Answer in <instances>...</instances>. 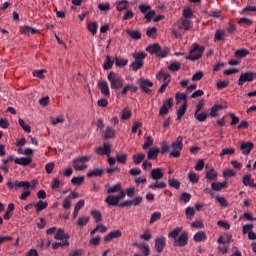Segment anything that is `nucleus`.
<instances>
[{
    "mask_svg": "<svg viewBox=\"0 0 256 256\" xmlns=\"http://www.w3.org/2000/svg\"><path fill=\"white\" fill-rule=\"evenodd\" d=\"M6 187L10 190L13 191V189H15V191H17L18 189L23 188L24 192L21 194L20 199L22 201H25L27 199V197H29V195H31V190H29V188L31 187V183L27 182V181H16L15 183L8 181L6 183Z\"/></svg>",
    "mask_w": 256,
    "mask_h": 256,
    "instance_id": "obj_1",
    "label": "nucleus"
},
{
    "mask_svg": "<svg viewBox=\"0 0 256 256\" xmlns=\"http://www.w3.org/2000/svg\"><path fill=\"white\" fill-rule=\"evenodd\" d=\"M182 231L181 227L175 228L168 234V237L174 239V246L176 247H185L189 241V234L188 232L184 231L179 237V233ZM178 237V238H177Z\"/></svg>",
    "mask_w": 256,
    "mask_h": 256,
    "instance_id": "obj_2",
    "label": "nucleus"
},
{
    "mask_svg": "<svg viewBox=\"0 0 256 256\" xmlns=\"http://www.w3.org/2000/svg\"><path fill=\"white\" fill-rule=\"evenodd\" d=\"M146 51L150 55H156L158 58L163 59L169 55L170 50L168 48L161 49L160 44H150L146 47Z\"/></svg>",
    "mask_w": 256,
    "mask_h": 256,
    "instance_id": "obj_3",
    "label": "nucleus"
},
{
    "mask_svg": "<svg viewBox=\"0 0 256 256\" xmlns=\"http://www.w3.org/2000/svg\"><path fill=\"white\" fill-rule=\"evenodd\" d=\"M205 51L204 46H199V44H192L189 55L185 57L186 60L197 61L199 60Z\"/></svg>",
    "mask_w": 256,
    "mask_h": 256,
    "instance_id": "obj_4",
    "label": "nucleus"
},
{
    "mask_svg": "<svg viewBox=\"0 0 256 256\" xmlns=\"http://www.w3.org/2000/svg\"><path fill=\"white\" fill-rule=\"evenodd\" d=\"M107 79L110 82L112 90H119L123 87L124 80L121 78L119 74L110 72L107 76Z\"/></svg>",
    "mask_w": 256,
    "mask_h": 256,
    "instance_id": "obj_5",
    "label": "nucleus"
},
{
    "mask_svg": "<svg viewBox=\"0 0 256 256\" xmlns=\"http://www.w3.org/2000/svg\"><path fill=\"white\" fill-rule=\"evenodd\" d=\"M91 160L90 156H82L73 160V167L76 171H83L89 168L87 162Z\"/></svg>",
    "mask_w": 256,
    "mask_h": 256,
    "instance_id": "obj_6",
    "label": "nucleus"
},
{
    "mask_svg": "<svg viewBox=\"0 0 256 256\" xmlns=\"http://www.w3.org/2000/svg\"><path fill=\"white\" fill-rule=\"evenodd\" d=\"M171 150H173L170 153V156L174 158H178L181 155V150L183 149V137L179 136L172 144L170 147Z\"/></svg>",
    "mask_w": 256,
    "mask_h": 256,
    "instance_id": "obj_7",
    "label": "nucleus"
},
{
    "mask_svg": "<svg viewBox=\"0 0 256 256\" xmlns=\"http://www.w3.org/2000/svg\"><path fill=\"white\" fill-rule=\"evenodd\" d=\"M126 196V193L124 190H122L118 195H109L106 199L105 202L109 206H118L119 201L123 199Z\"/></svg>",
    "mask_w": 256,
    "mask_h": 256,
    "instance_id": "obj_8",
    "label": "nucleus"
},
{
    "mask_svg": "<svg viewBox=\"0 0 256 256\" xmlns=\"http://www.w3.org/2000/svg\"><path fill=\"white\" fill-rule=\"evenodd\" d=\"M255 78H256V73H253V72L242 73L238 80V85L243 86L245 82H253Z\"/></svg>",
    "mask_w": 256,
    "mask_h": 256,
    "instance_id": "obj_9",
    "label": "nucleus"
},
{
    "mask_svg": "<svg viewBox=\"0 0 256 256\" xmlns=\"http://www.w3.org/2000/svg\"><path fill=\"white\" fill-rule=\"evenodd\" d=\"M143 201V197L141 196H138L132 200H127V201H124L122 203H119L118 206L121 207V208H124V207H131L132 205L134 206H139Z\"/></svg>",
    "mask_w": 256,
    "mask_h": 256,
    "instance_id": "obj_10",
    "label": "nucleus"
},
{
    "mask_svg": "<svg viewBox=\"0 0 256 256\" xmlns=\"http://www.w3.org/2000/svg\"><path fill=\"white\" fill-rule=\"evenodd\" d=\"M166 246V238L164 236H159L155 239V249L158 253H162Z\"/></svg>",
    "mask_w": 256,
    "mask_h": 256,
    "instance_id": "obj_11",
    "label": "nucleus"
},
{
    "mask_svg": "<svg viewBox=\"0 0 256 256\" xmlns=\"http://www.w3.org/2000/svg\"><path fill=\"white\" fill-rule=\"evenodd\" d=\"M139 83H140L139 86H140L142 91H144L147 94L152 93V90L149 89V88L153 87V83L151 81H149L147 79H140Z\"/></svg>",
    "mask_w": 256,
    "mask_h": 256,
    "instance_id": "obj_12",
    "label": "nucleus"
},
{
    "mask_svg": "<svg viewBox=\"0 0 256 256\" xmlns=\"http://www.w3.org/2000/svg\"><path fill=\"white\" fill-rule=\"evenodd\" d=\"M254 144L252 142H245L242 143L240 149L242 150L243 155H249L250 152L253 150Z\"/></svg>",
    "mask_w": 256,
    "mask_h": 256,
    "instance_id": "obj_13",
    "label": "nucleus"
},
{
    "mask_svg": "<svg viewBox=\"0 0 256 256\" xmlns=\"http://www.w3.org/2000/svg\"><path fill=\"white\" fill-rule=\"evenodd\" d=\"M96 153L99 155H107L108 157L110 156L111 149L108 143H104L103 147H99L96 150Z\"/></svg>",
    "mask_w": 256,
    "mask_h": 256,
    "instance_id": "obj_14",
    "label": "nucleus"
},
{
    "mask_svg": "<svg viewBox=\"0 0 256 256\" xmlns=\"http://www.w3.org/2000/svg\"><path fill=\"white\" fill-rule=\"evenodd\" d=\"M49 206V203L44 202L42 200H39L38 202L34 203V207L36 209V214L39 215L41 211H44V209H47Z\"/></svg>",
    "mask_w": 256,
    "mask_h": 256,
    "instance_id": "obj_15",
    "label": "nucleus"
},
{
    "mask_svg": "<svg viewBox=\"0 0 256 256\" xmlns=\"http://www.w3.org/2000/svg\"><path fill=\"white\" fill-rule=\"evenodd\" d=\"M122 236V232L120 230H115L110 232L104 237L105 242H110L112 239H116Z\"/></svg>",
    "mask_w": 256,
    "mask_h": 256,
    "instance_id": "obj_16",
    "label": "nucleus"
},
{
    "mask_svg": "<svg viewBox=\"0 0 256 256\" xmlns=\"http://www.w3.org/2000/svg\"><path fill=\"white\" fill-rule=\"evenodd\" d=\"M31 157H21V158H15L14 163L16 165H22L23 167H27V165H31Z\"/></svg>",
    "mask_w": 256,
    "mask_h": 256,
    "instance_id": "obj_17",
    "label": "nucleus"
},
{
    "mask_svg": "<svg viewBox=\"0 0 256 256\" xmlns=\"http://www.w3.org/2000/svg\"><path fill=\"white\" fill-rule=\"evenodd\" d=\"M98 87L100 88V91L104 96H109L110 95L109 86H108V83L106 81L99 82Z\"/></svg>",
    "mask_w": 256,
    "mask_h": 256,
    "instance_id": "obj_18",
    "label": "nucleus"
},
{
    "mask_svg": "<svg viewBox=\"0 0 256 256\" xmlns=\"http://www.w3.org/2000/svg\"><path fill=\"white\" fill-rule=\"evenodd\" d=\"M13 211H15V204L13 203L8 204L7 210L4 214L5 221H9L11 219V216L13 215Z\"/></svg>",
    "mask_w": 256,
    "mask_h": 256,
    "instance_id": "obj_19",
    "label": "nucleus"
},
{
    "mask_svg": "<svg viewBox=\"0 0 256 256\" xmlns=\"http://www.w3.org/2000/svg\"><path fill=\"white\" fill-rule=\"evenodd\" d=\"M82 207H85V200H80L75 205L74 212H73V219H75L79 215V212L81 211Z\"/></svg>",
    "mask_w": 256,
    "mask_h": 256,
    "instance_id": "obj_20",
    "label": "nucleus"
},
{
    "mask_svg": "<svg viewBox=\"0 0 256 256\" xmlns=\"http://www.w3.org/2000/svg\"><path fill=\"white\" fill-rule=\"evenodd\" d=\"M141 252H143L144 256H148L150 254V247L149 245L145 244V243H141V244H134Z\"/></svg>",
    "mask_w": 256,
    "mask_h": 256,
    "instance_id": "obj_21",
    "label": "nucleus"
},
{
    "mask_svg": "<svg viewBox=\"0 0 256 256\" xmlns=\"http://www.w3.org/2000/svg\"><path fill=\"white\" fill-rule=\"evenodd\" d=\"M91 220V217L89 216H82V217H79L78 220H77V226L79 228H83L85 227L87 224H89V221Z\"/></svg>",
    "mask_w": 256,
    "mask_h": 256,
    "instance_id": "obj_22",
    "label": "nucleus"
},
{
    "mask_svg": "<svg viewBox=\"0 0 256 256\" xmlns=\"http://www.w3.org/2000/svg\"><path fill=\"white\" fill-rule=\"evenodd\" d=\"M163 176H164V174L162 172V169H160V168L153 169L151 171V177L153 180H160L163 178Z\"/></svg>",
    "mask_w": 256,
    "mask_h": 256,
    "instance_id": "obj_23",
    "label": "nucleus"
},
{
    "mask_svg": "<svg viewBox=\"0 0 256 256\" xmlns=\"http://www.w3.org/2000/svg\"><path fill=\"white\" fill-rule=\"evenodd\" d=\"M243 184L245 186H250L251 188H256V184H254V179H252L251 175H246L243 177Z\"/></svg>",
    "mask_w": 256,
    "mask_h": 256,
    "instance_id": "obj_24",
    "label": "nucleus"
},
{
    "mask_svg": "<svg viewBox=\"0 0 256 256\" xmlns=\"http://www.w3.org/2000/svg\"><path fill=\"white\" fill-rule=\"evenodd\" d=\"M217 177H218V173L213 168H211L209 171L206 172V178L209 181H216Z\"/></svg>",
    "mask_w": 256,
    "mask_h": 256,
    "instance_id": "obj_25",
    "label": "nucleus"
},
{
    "mask_svg": "<svg viewBox=\"0 0 256 256\" xmlns=\"http://www.w3.org/2000/svg\"><path fill=\"white\" fill-rule=\"evenodd\" d=\"M126 33L134 40H139L142 37V34L139 32V30H127Z\"/></svg>",
    "mask_w": 256,
    "mask_h": 256,
    "instance_id": "obj_26",
    "label": "nucleus"
},
{
    "mask_svg": "<svg viewBox=\"0 0 256 256\" xmlns=\"http://www.w3.org/2000/svg\"><path fill=\"white\" fill-rule=\"evenodd\" d=\"M226 107L222 106L221 104L219 105H214L212 108H211V112H210V116L211 117H217L218 116V112L220 110H223L225 109Z\"/></svg>",
    "mask_w": 256,
    "mask_h": 256,
    "instance_id": "obj_27",
    "label": "nucleus"
},
{
    "mask_svg": "<svg viewBox=\"0 0 256 256\" xmlns=\"http://www.w3.org/2000/svg\"><path fill=\"white\" fill-rule=\"evenodd\" d=\"M193 239L195 242H202L207 239V236L205 232L199 231L194 235Z\"/></svg>",
    "mask_w": 256,
    "mask_h": 256,
    "instance_id": "obj_28",
    "label": "nucleus"
},
{
    "mask_svg": "<svg viewBox=\"0 0 256 256\" xmlns=\"http://www.w3.org/2000/svg\"><path fill=\"white\" fill-rule=\"evenodd\" d=\"M211 187L214 191H221L223 188L227 187V183L226 182H214L211 184Z\"/></svg>",
    "mask_w": 256,
    "mask_h": 256,
    "instance_id": "obj_29",
    "label": "nucleus"
},
{
    "mask_svg": "<svg viewBox=\"0 0 256 256\" xmlns=\"http://www.w3.org/2000/svg\"><path fill=\"white\" fill-rule=\"evenodd\" d=\"M103 172H104L103 169L97 168V169H94V170L88 172L87 176L89 178H91V177H101Z\"/></svg>",
    "mask_w": 256,
    "mask_h": 256,
    "instance_id": "obj_30",
    "label": "nucleus"
},
{
    "mask_svg": "<svg viewBox=\"0 0 256 256\" xmlns=\"http://www.w3.org/2000/svg\"><path fill=\"white\" fill-rule=\"evenodd\" d=\"M147 57V54L144 52L135 53L133 58L135 59L134 62L144 63V59Z\"/></svg>",
    "mask_w": 256,
    "mask_h": 256,
    "instance_id": "obj_31",
    "label": "nucleus"
},
{
    "mask_svg": "<svg viewBox=\"0 0 256 256\" xmlns=\"http://www.w3.org/2000/svg\"><path fill=\"white\" fill-rule=\"evenodd\" d=\"M167 184L165 182H155L152 183L148 186V188L152 189V190H156V189H164L166 188Z\"/></svg>",
    "mask_w": 256,
    "mask_h": 256,
    "instance_id": "obj_32",
    "label": "nucleus"
},
{
    "mask_svg": "<svg viewBox=\"0 0 256 256\" xmlns=\"http://www.w3.org/2000/svg\"><path fill=\"white\" fill-rule=\"evenodd\" d=\"M159 153H160V149L158 148L150 149V151L148 152V159L149 160L157 159Z\"/></svg>",
    "mask_w": 256,
    "mask_h": 256,
    "instance_id": "obj_33",
    "label": "nucleus"
},
{
    "mask_svg": "<svg viewBox=\"0 0 256 256\" xmlns=\"http://www.w3.org/2000/svg\"><path fill=\"white\" fill-rule=\"evenodd\" d=\"M225 37H226L225 30H216L215 36H214L215 41H223Z\"/></svg>",
    "mask_w": 256,
    "mask_h": 256,
    "instance_id": "obj_34",
    "label": "nucleus"
},
{
    "mask_svg": "<svg viewBox=\"0 0 256 256\" xmlns=\"http://www.w3.org/2000/svg\"><path fill=\"white\" fill-rule=\"evenodd\" d=\"M129 3L127 0H120L116 6L117 11L121 12L127 10Z\"/></svg>",
    "mask_w": 256,
    "mask_h": 256,
    "instance_id": "obj_35",
    "label": "nucleus"
},
{
    "mask_svg": "<svg viewBox=\"0 0 256 256\" xmlns=\"http://www.w3.org/2000/svg\"><path fill=\"white\" fill-rule=\"evenodd\" d=\"M54 239H56V241H63V239H65V230L63 228L56 230Z\"/></svg>",
    "mask_w": 256,
    "mask_h": 256,
    "instance_id": "obj_36",
    "label": "nucleus"
},
{
    "mask_svg": "<svg viewBox=\"0 0 256 256\" xmlns=\"http://www.w3.org/2000/svg\"><path fill=\"white\" fill-rule=\"evenodd\" d=\"M18 124L23 129V131H25L26 133H31V126H29V124H25V120H23L22 118L18 119Z\"/></svg>",
    "mask_w": 256,
    "mask_h": 256,
    "instance_id": "obj_37",
    "label": "nucleus"
},
{
    "mask_svg": "<svg viewBox=\"0 0 256 256\" xmlns=\"http://www.w3.org/2000/svg\"><path fill=\"white\" fill-rule=\"evenodd\" d=\"M249 54H250V52L247 49H240L235 52V57L242 59V58H245Z\"/></svg>",
    "mask_w": 256,
    "mask_h": 256,
    "instance_id": "obj_38",
    "label": "nucleus"
},
{
    "mask_svg": "<svg viewBox=\"0 0 256 256\" xmlns=\"http://www.w3.org/2000/svg\"><path fill=\"white\" fill-rule=\"evenodd\" d=\"M71 183L76 186H81L82 184L85 183V177L84 176L73 177L71 180Z\"/></svg>",
    "mask_w": 256,
    "mask_h": 256,
    "instance_id": "obj_39",
    "label": "nucleus"
},
{
    "mask_svg": "<svg viewBox=\"0 0 256 256\" xmlns=\"http://www.w3.org/2000/svg\"><path fill=\"white\" fill-rule=\"evenodd\" d=\"M181 25L185 31H188L192 27V22L191 20H188V18H182Z\"/></svg>",
    "mask_w": 256,
    "mask_h": 256,
    "instance_id": "obj_40",
    "label": "nucleus"
},
{
    "mask_svg": "<svg viewBox=\"0 0 256 256\" xmlns=\"http://www.w3.org/2000/svg\"><path fill=\"white\" fill-rule=\"evenodd\" d=\"M115 137V130L112 129L111 127H107L105 133H104V138L105 139H112Z\"/></svg>",
    "mask_w": 256,
    "mask_h": 256,
    "instance_id": "obj_41",
    "label": "nucleus"
},
{
    "mask_svg": "<svg viewBox=\"0 0 256 256\" xmlns=\"http://www.w3.org/2000/svg\"><path fill=\"white\" fill-rule=\"evenodd\" d=\"M91 215L95 219L96 223H99L102 221V214L99 210H92Z\"/></svg>",
    "mask_w": 256,
    "mask_h": 256,
    "instance_id": "obj_42",
    "label": "nucleus"
},
{
    "mask_svg": "<svg viewBox=\"0 0 256 256\" xmlns=\"http://www.w3.org/2000/svg\"><path fill=\"white\" fill-rule=\"evenodd\" d=\"M239 24H240L242 27H250V26H252L253 21L250 20V18H240Z\"/></svg>",
    "mask_w": 256,
    "mask_h": 256,
    "instance_id": "obj_43",
    "label": "nucleus"
},
{
    "mask_svg": "<svg viewBox=\"0 0 256 256\" xmlns=\"http://www.w3.org/2000/svg\"><path fill=\"white\" fill-rule=\"evenodd\" d=\"M113 64H114V61L111 60L110 56H106L105 63L103 65V69L109 70L112 68Z\"/></svg>",
    "mask_w": 256,
    "mask_h": 256,
    "instance_id": "obj_44",
    "label": "nucleus"
},
{
    "mask_svg": "<svg viewBox=\"0 0 256 256\" xmlns=\"http://www.w3.org/2000/svg\"><path fill=\"white\" fill-rule=\"evenodd\" d=\"M122 189V185L120 183H117L116 185L112 186V187H109L107 189V193H116V192H121L123 190Z\"/></svg>",
    "mask_w": 256,
    "mask_h": 256,
    "instance_id": "obj_45",
    "label": "nucleus"
},
{
    "mask_svg": "<svg viewBox=\"0 0 256 256\" xmlns=\"http://www.w3.org/2000/svg\"><path fill=\"white\" fill-rule=\"evenodd\" d=\"M98 27L99 26L97 25V22H90L88 24V30H89V32H91L92 35L97 34Z\"/></svg>",
    "mask_w": 256,
    "mask_h": 256,
    "instance_id": "obj_46",
    "label": "nucleus"
},
{
    "mask_svg": "<svg viewBox=\"0 0 256 256\" xmlns=\"http://www.w3.org/2000/svg\"><path fill=\"white\" fill-rule=\"evenodd\" d=\"M194 117L199 122H205L207 120L208 115L206 113H200L195 112Z\"/></svg>",
    "mask_w": 256,
    "mask_h": 256,
    "instance_id": "obj_47",
    "label": "nucleus"
},
{
    "mask_svg": "<svg viewBox=\"0 0 256 256\" xmlns=\"http://www.w3.org/2000/svg\"><path fill=\"white\" fill-rule=\"evenodd\" d=\"M128 64V60L127 59H120L118 57L115 58V65L117 67H125Z\"/></svg>",
    "mask_w": 256,
    "mask_h": 256,
    "instance_id": "obj_48",
    "label": "nucleus"
},
{
    "mask_svg": "<svg viewBox=\"0 0 256 256\" xmlns=\"http://www.w3.org/2000/svg\"><path fill=\"white\" fill-rule=\"evenodd\" d=\"M186 218L191 220L195 215V209L193 207H187L185 210Z\"/></svg>",
    "mask_w": 256,
    "mask_h": 256,
    "instance_id": "obj_49",
    "label": "nucleus"
},
{
    "mask_svg": "<svg viewBox=\"0 0 256 256\" xmlns=\"http://www.w3.org/2000/svg\"><path fill=\"white\" fill-rule=\"evenodd\" d=\"M146 155L145 154H137V155H134V158H133V162L136 164V165H139L144 159H145Z\"/></svg>",
    "mask_w": 256,
    "mask_h": 256,
    "instance_id": "obj_50",
    "label": "nucleus"
},
{
    "mask_svg": "<svg viewBox=\"0 0 256 256\" xmlns=\"http://www.w3.org/2000/svg\"><path fill=\"white\" fill-rule=\"evenodd\" d=\"M191 198V194L183 192L180 196V201L186 204L191 200Z\"/></svg>",
    "mask_w": 256,
    "mask_h": 256,
    "instance_id": "obj_51",
    "label": "nucleus"
},
{
    "mask_svg": "<svg viewBox=\"0 0 256 256\" xmlns=\"http://www.w3.org/2000/svg\"><path fill=\"white\" fill-rule=\"evenodd\" d=\"M168 183L170 185V187H173L175 189H179L180 188V182L176 179H172V178H169L168 180Z\"/></svg>",
    "mask_w": 256,
    "mask_h": 256,
    "instance_id": "obj_52",
    "label": "nucleus"
},
{
    "mask_svg": "<svg viewBox=\"0 0 256 256\" xmlns=\"http://www.w3.org/2000/svg\"><path fill=\"white\" fill-rule=\"evenodd\" d=\"M175 98L177 103H179L180 101H184V103H187V95L184 93H177L175 95Z\"/></svg>",
    "mask_w": 256,
    "mask_h": 256,
    "instance_id": "obj_53",
    "label": "nucleus"
},
{
    "mask_svg": "<svg viewBox=\"0 0 256 256\" xmlns=\"http://www.w3.org/2000/svg\"><path fill=\"white\" fill-rule=\"evenodd\" d=\"M53 169H55V163L50 162L45 165V171L48 175H51V173H53Z\"/></svg>",
    "mask_w": 256,
    "mask_h": 256,
    "instance_id": "obj_54",
    "label": "nucleus"
},
{
    "mask_svg": "<svg viewBox=\"0 0 256 256\" xmlns=\"http://www.w3.org/2000/svg\"><path fill=\"white\" fill-rule=\"evenodd\" d=\"M234 153H235V149L234 148H225V149L222 150L220 156L224 157L226 155H232Z\"/></svg>",
    "mask_w": 256,
    "mask_h": 256,
    "instance_id": "obj_55",
    "label": "nucleus"
},
{
    "mask_svg": "<svg viewBox=\"0 0 256 256\" xmlns=\"http://www.w3.org/2000/svg\"><path fill=\"white\" fill-rule=\"evenodd\" d=\"M193 16V11L191 10V8H184L183 10V17L185 19H190Z\"/></svg>",
    "mask_w": 256,
    "mask_h": 256,
    "instance_id": "obj_56",
    "label": "nucleus"
},
{
    "mask_svg": "<svg viewBox=\"0 0 256 256\" xmlns=\"http://www.w3.org/2000/svg\"><path fill=\"white\" fill-rule=\"evenodd\" d=\"M152 144H153V139H152V137L148 136L146 141H145V143H144V145L142 146V148L144 150H147V149H149L152 146Z\"/></svg>",
    "mask_w": 256,
    "mask_h": 256,
    "instance_id": "obj_57",
    "label": "nucleus"
},
{
    "mask_svg": "<svg viewBox=\"0 0 256 256\" xmlns=\"http://www.w3.org/2000/svg\"><path fill=\"white\" fill-rule=\"evenodd\" d=\"M116 160L118 163L125 164L127 160V154H118L116 156Z\"/></svg>",
    "mask_w": 256,
    "mask_h": 256,
    "instance_id": "obj_58",
    "label": "nucleus"
},
{
    "mask_svg": "<svg viewBox=\"0 0 256 256\" xmlns=\"http://www.w3.org/2000/svg\"><path fill=\"white\" fill-rule=\"evenodd\" d=\"M144 63H140V62H136L134 61L132 64H131V68L133 71H138L139 69H141L143 67Z\"/></svg>",
    "mask_w": 256,
    "mask_h": 256,
    "instance_id": "obj_59",
    "label": "nucleus"
},
{
    "mask_svg": "<svg viewBox=\"0 0 256 256\" xmlns=\"http://www.w3.org/2000/svg\"><path fill=\"white\" fill-rule=\"evenodd\" d=\"M161 218L160 212H155L151 215L150 224H153L154 222L158 221Z\"/></svg>",
    "mask_w": 256,
    "mask_h": 256,
    "instance_id": "obj_60",
    "label": "nucleus"
},
{
    "mask_svg": "<svg viewBox=\"0 0 256 256\" xmlns=\"http://www.w3.org/2000/svg\"><path fill=\"white\" fill-rule=\"evenodd\" d=\"M168 69L172 72H176L180 69V64L178 62H173V63L170 64Z\"/></svg>",
    "mask_w": 256,
    "mask_h": 256,
    "instance_id": "obj_61",
    "label": "nucleus"
},
{
    "mask_svg": "<svg viewBox=\"0 0 256 256\" xmlns=\"http://www.w3.org/2000/svg\"><path fill=\"white\" fill-rule=\"evenodd\" d=\"M131 115H132V113H131L130 110L124 109V110L122 111L121 119H122V120H127V119H129V118L131 117Z\"/></svg>",
    "mask_w": 256,
    "mask_h": 256,
    "instance_id": "obj_62",
    "label": "nucleus"
},
{
    "mask_svg": "<svg viewBox=\"0 0 256 256\" xmlns=\"http://www.w3.org/2000/svg\"><path fill=\"white\" fill-rule=\"evenodd\" d=\"M216 200L220 203V205L222 207H227L228 206V202L224 197L217 196Z\"/></svg>",
    "mask_w": 256,
    "mask_h": 256,
    "instance_id": "obj_63",
    "label": "nucleus"
},
{
    "mask_svg": "<svg viewBox=\"0 0 256 256\" xmlns=\"http://www.w3.org/2000/svg\"><path fill=\"white\" fill-rule=\"evenodd\" d=\"M189 180L192 183H197L199 181V178L197 177V175L194 172H191L189 174Z\"/></svg>",
    "mask_w": 256,
    "mask_h": 256,
    "instance_id": "obj_64",
    "label": "nucleus"
}]
</instances>
